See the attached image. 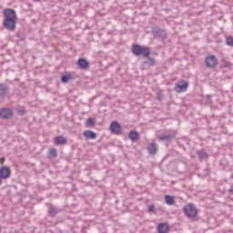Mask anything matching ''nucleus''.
<instances>
[{
  "instance_id": "f257e3e1",
  "label": "nucleus",
  "mask_w": 233,
  "mask_h": 233,
  "mask_svg": "<svg viewBox=\"0 0 233 233\" xmlns=\"http://www.w3.org/2000/svg\"><path fill=\"white\" fill-rule=\"evenodd\" d=\"M4 20H3V26L5 30H9L10 32H14L15 30L17 14L15 10L12 8H5L4 10Z\"/></svg>"
},
{
  "instance_id": "f03ea898",
  "label": "nucleus",
  "mask_w": 233,
  "mask_h": 233,
  "mask_svg": "<svg viewBox=\"0 0 233 233\" xmlns=\"http://www.w3.org/2000/svg\"><path fill=\"white\" fill-rule=\"evenodd\" d=\"M132 54L137 57H150V47L143 46L137 44L132 46Z\"/></svg>"
},
{
  "instance_id": "7ed1b4c3",
  "label": "nucleus",
  "mask_w": 233,
  "mask_h": 233,
  "mask_svg": "<svg viewBox=\"0 0 233 233\" xmlns=\"http://www.w3.org/2000/svg\"><path fill=\"white\" fill-rule=\"evenodd\" d=\"M184 213L187 218H196L198 216V208H196V205L189 203L184 208Z\"/></svg>"
},
{
  "instance_id": "20e7f679",
  "label": "nucleus",
  "mask_w": 233,
  "mask_h": 233,
  "mask_svg": "<svg viewBox=\"0 0 233 233\" xmlns=\"http://www.w3.org/2000/svg\"><path fill=\"white\" fill-rule=\"evenodd\" d=\"M110 130L112 134H115L116 136H121L123 134V129L121 128V124L117 121H113L110 124Z\"/></svg>"
},
{
  "instance_id": "39448f33",
  "label": "nucleus",
  "mask_w": 233,
  "mask_h": 233,
  "mask_svg": "<svg viewBox=\"0 0 233 233\" xmlns=\"http://www.w3.org/2000/svg\"><path fill=\"white\" fill-rule=\"evenodd\" d=\"M187 90H188V82L185 80L179 81L175 86V91L177 94H181V92H187Z\"/></svg>"
},
{
  "instance_id": "423d86ee",
  "label": "nucleus",
  "mask_w": 233,
  "mask_h": 233,
  "mask_svg": "<svg viewBox=\"0 0 233 233\" xmlns=\"http://www.w3.org/2000/svg\"><path fill=\"white\" fill-rule=\"evenodd\" d=\"M206 65L208 68H216V66H218V57H216V56H207Z\"/></svg>"
},
{
  "instance_id": "0eeeda50",
  "label": "nucleus",
  "mask_w": 233,
  "mask_h": 233,
  "mask_svg": "<svg viewBox=\"0 0 233 233\" xmlns=\"http://www.w3.org/2000/svg\"><path fill=\"white\" fill-rule=\"evenodd\" d=\"M14 112L10 108L4 107L0 110V117L2 119H12Z\"/></svg>"
},
{
  "instance_id": "6e6552de",
  "label": "nucleus",
  "mask_w": 233,
  "mask_h": 233,
  "mask_svg": "<svg viewBox=\"0 0 233 233\" xmlns=\"http://www.w3.org/2000/svg\"><path fill=\"white\" fill-rule=\"evenodd\" d=\"M154 37H158V39H166L167 38V31L161 28H156L153 31Z\"/></svg>"
},
{
  "instance_id": "1a4fd4ad",
  "label": "nucleus",
  "mask_w": 233,
  "mask_h": 233,
  "mask_svg": "<svg viewBox=\"0 0 233 233\" xmlns=\"http://www.w3.org/2000/svg\"><path fill=\"white\" fill-rule=\"evenodd\" d=\"M12 171H10V167L4 166L0 168V177L2 179H8L10 177V174Z\"/></svg>"
},
{
  "instance_id": "9d476101",
  "label": "nucleus",
  "mask_w": 233,
  "mask_h": 233,
  "mask_svg": "<svg viewBox=\"0 0 233 233\" xmlns=\"http://www.w3.org/2000/svg\"><path fill=\"white\" fill-rule=\"evenodd\" d=\"M8 92H10V87L5 84H0V98L5 99Z\"/></svg>"
},
{
  "instance_id": "9b49d317",
  "label": "nucleus",
  "mask_w": 233,
  "mask_h": 233,
  "mask_svg": "<svg viewBox=\"0 0 233 233\" xmlns=\"http://www.w3.org/2000/svg\"><path fill=\"white\" fill-rule=\"evenodd\" d=\"M77 65L81 70H86V68L90 66V63H88V60H86V58H79L77 61Z\"/></svg>"
},
{
  "instance_id": "f8f14e48",
  "label": "nucleus",
  "mask_w": 233,
  "mask_h": 233,
  "mask_svg": "<svg viewBox=\"0 0 233 233\" xmlns=\"http://www.w3.org/2000/svg\"><path fill=\"white\" fill-rule=\"evenodd\" d=\"M157 144L155 142H152L147 146V152L150 154V156H156L157 154Z\"/></svg>"
},
{
  "instance_id": "ddd939ff",
  "label": "nucleus",
  "mask_w": 233,
  "mask_h": 233,
  "mask_svg": "<svg viewBox=\"0 0 233 233\" xmlns=\"http://www.w3.org/2000/svg\"><path fill=\"white\" fill-rule=\"evenodd\" d=\"M128 137L132 143H137V141H139V133L136 130H131L128 134Z\"/></svg>"
},
{
  "instance_id": "4468645a",
  "label": "nucleus",
  "mask_w": 233,
  "mask_h": 233,
  "mask_svg": "<svg viewBox=\"0 0 233 233\" xmlns=\"http://www.w3.org/2000/svg\"><path fill=\"white\" fill-rule=\"evenodd\" d=\"M49 216H51V218H56V216H57V214H59V212H61V209L57 208L56 206H50L48 208L47 210Z\"/></svg>"
},
{
  "instance_id": "2eb2a0df",
  "label": "nucleus",
  "mask_w": 233,
  "mask_h": 233,
  "mask_svg": "<svg viewBox=\"0 0 233 233\" xmlns=\"http://www.w3.org/2000/svg\"><path fill=\"white\" fill-rule=\"evenodd\" d=\"M84 137L86 139H96L97 137V134L91 130H86L84 131Z\"/></svg>"
},
{
  "instance_id": "dca6fc26",
  "label": "nucleus",
  "mask_w": 233,
  "mask_h": 233,
  "mask_svg": "<svg viewBox=\"0 0 233 233\" xmlns=\"http://www.w3.org/2000/svg\"><path fill=\"white\" fill-rule=\"evenodd\" d=\"M197 155L198 156L199 161H205V159H208V153L203 149L197 151Z\"/></svg>"
},
{
  "instance_id": "f3484780",
  "label": "nucleus",
  "mask_w": 233,
  "mask_h": 233,
  "mask_svg": "<svg viewBox=\"0 0 233 233\" xmlns=\"http://www.w3.org/2000/svg\"><path fill=\"white\" fill-rule=\"evenodd\" d=\"M168 229H169L168 224H167V223H160L157 226L158 233H167V232H168Z\"/></svg>"
},
{
  "instance_id": "a211bd4d",
  "label": "nucleus",
  "mask_w": 233,
  "mask_h": 233,
  "mask_svg": "<svg viewBox=\"0 0 233 233\" xmlns=\"http://www.w3.org/2000/svg\"><path fill=\"white\" fill-rule=\"evenodd\" d=\"M147 60L144 61V65H146V66H148L149 68H152V66H156V59H154L153 57H145Z\"/></svg>"
},
{
  "instance_id": "6ab92c4d",
  "label": "nucleus",
  "mask_w": 233,
  "mask_h": 233,
  "mask_svg": "<svg viewBox=\"0 0 233 233\" xmlns=\"http://www.w3.org/2000/svg\"><path fill=\"white\" fill-rule=\"evenodd\" d=\"M158 139H160V141H174V139H176V136L172 134L162 135Z\"/></svg>"
},
{
  "instance_id": "aec40b11",
  "label": "nucleus",
  "mask_w": 233,
  "mask_h": 233,
  "mask_svg": "<svg viewBox=\"0 0 233 233\" xmlns=\"http://www.w3.org/2000/svg\"><path fill=\"white\" fill-rule=\"evenodd\" d=\"M56 145H66V138L63 136H57L55 137Z\"/></svg>"
},
{
  "instance_id": "412c9836",
  "label": "nucleus",
  "mask_w": 233,
  "mask_h": 233,
  "mask_svg": "<svg viewBox=\"0 0 233 233\" xmlns=\"http://www.w3.org/2000/svg\"><path fill=\"white\" fill-rule=\"evenodd\" d=\"M165 201H166L167 205H168L169 207L176 205V200H174V197H172V196L166 195Z\"/></svg>"
},
{
  "instance_id": "4be33fe9",
  "label": "nucleus",
  "mask_w": 233,
  "mask_h": 233,
  "mask_svg": "<svg viewBox=\"0 0 233 233\" xmlns=\"http://www.w3.org/2000/svg\"><path fill=\"white\" fill-rule=\"evenodd\" d=\"M47 157H48V159H56V157H57V149H56L54 147L49 149Z\"/></svg>"
},
{
  "instance_id": "5701e85b",
  "label": "nucleus",
  "mask_w": 233,
  "mask_h": 233,
  "mask_svg": "<svg viewBox=\"0 0 233 233\" xmlns=\"http://www.w3.org/2000/svg\"><path fill=\"white\" fill-rule=\"evenodd\" d=\"M70 79H72V75H70V73H67L61 76L62 83H68Z\"/></svg>"
},
{
  "instance_id": "b1692460",
  "label": "nucleus",
  "mask_w": 233,
  "mask_h": 233,
  "mask_svg": "<svg viewBox=\"0 0 233 233\" xmlns=\"http://www.w3.org/2000/svg\"><path fill=\"white\" fill-rule=\"evenodd\" d=\"M86 125V127H96V120L92 117H89V118H87Z\"/></svg>"
},
{
  "instance_id": "393cba45",
  "label": "nucleus",
  "mask_w": 233,
  "mask_h": 233,
  "mask_svg": "<svg viewBox=\"0 0 233 233\" xmlns=\"http://www.w3.org/2000/svg\"><path fill=\"white\" fill-rule=\"evenodd\" d=\"M226 44L228 46L233 47V36H228L226 39Z\"/></svg>"
},
{
  "instance_id": "a878e982",
  "label": "nucleus",
  "mask_w": 233,
  "mask_h": 233,
  "mask_svg": "<svg viewBox=\"0 0 233 233\" xmlns=\"http://www.w3.org/2000/svg\"><path fill=\"white\" fill-rule=\"evenodd\" d=\"M148 212H156V206L150 205L148 207Z\"/></svg>"
},
{
  "instance_id": "bb28decb",
  "label": "nucleus",
  "mask_w": 233,
  "mask_h": 233,
  "mask_svg": "<svg viewBox=\"0 0 233 233\" xmlns=\"http://www.w3.org/2000/svg\"><path fill=\"white\" fill-rule=\"evenodd\" d=\"M16 37H18V39L20 41H25V36H23V35L21 33H17Z\"/></svg>"
},
{
  "instance_id": "cd10ccee",
  "label": "nucleus",
  "mask_w": 233,
  "mask_h": 233,
  "mask_svg": "<svg viewBox=\"0 0 233 233\" xmlns=\"http://www.w3.org/2000/svg\"><path fill=\"white\" fill-rule=\"evenodd\" d=\"M163 94H161V93H158L157 94V99H158V101H162V99H163Z\"/></svg>"
},
{
  "instance_id": "c85d7f7f",
  "label": "nucleus",
  "mask_w": 233,
  "mask_h": 233,
  "mask_svg": "<svg viewBox=\"0 0 233 233\" xmlns=\"http://www.w3.org/2000/svg\"><path fill=\"white\" fill-rule=\"evenodd\" d=\"M222 65L224 67H227V66H228V62L226 60H222Z\"/></svg>"
},
{
  "instance_id": "c756f323",
  "label": "nucleus",
  "mask_w": 233,
  "mask_h": 233,
  "mask_svg": "<svg viewBox=\"0 0 233 233\" xmlns=\"http://www.w3.org/2000/svg\"><path fill=\"white\" fill-rule=\"evenodd\" d=\"M18 112H21L22 114H25V107L20 106V107L18 108Z\"/></svg>"
},
{
  "instance_id": "7c9ffc66",
  "label": "nucleus",
  "mask_w": 233,
  "mask_h": 233,
  "mask_svg": "<svg viewBox=\"0 0 233 233\" xmlns=\"http://www.w3.org/2000/svg\"><path fill=\"white\" fill-rule=\"evenodd\" d=\"M228 192L229 194H233V187L229 188Z\"/></svg>"
}]
</instances>
